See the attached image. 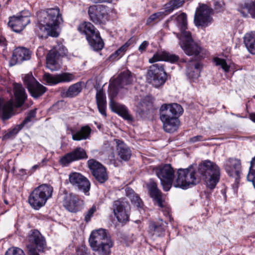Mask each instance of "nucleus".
<instances>
[{"mask_svg":"<svg viewBox=\"0 0 255 255\" xmlns=\"http://www.w3.org/2000/svg\"><path fill=\"white\" fill-rule=\"evenodd\" d=\"M176 175L173 182L174 187L186 189L197 184L203 179L205 180L207 187L212 189L219 182L220 172L216 163L206 160L197 168L191 165L187 168L178 169Z\"/></svg>","mask_w":255,"mask_h":255,"instance_id":"obj_1","label":"nucleus"},{"mask_svg":"<svg viewBox=\"0 0 255 255\" xmlns=\"http://www.w3.org/2000/svg\"><path fill=\"white\" fill-rule=\"evenodd\" d=\"M176 22L178 27L181 32L180 36L176 34L179 37L180 47L185 53L189 56H194L198 59L204 57V49L196 43L192 39L191 33L186 31L187 28V16L184 13H182L176 17Z\"/></svg>","mask_w":255,"mask_h":255,"instance_id":"obj_2","label":"nucleus"},{"mask_svg":"<svg viewBox=\"0 0 255 255\" xmlns=\"http://www.w3.org/2000/svg\"><path fill=\"white\" fill-rule=\"evenodd\" d=\"M39 23L37 28L39 32L45 33L52 37H57L56 27L62 21L59 8H48L39 11L37 14Z\"/></svg>","mask_w":255,"mask_h":255,"instance_id":"obj_3","label":"nucleus"},{"mask_svg":"<svg viewBox=\"0 0 255 255\" xmlns=\"http://www.w3.org/2000/svg\"><path fill=\"white\" fill-rule=\"evenodd\" d=\"M160 111L164 130L169 133L176 131L179 125V121L176 116L182 114V107L176 103L163 104Z\"/></svg>","mask_w":255,"mask_h":255,"instance_id":"obj_4","label":"nucleus"},{"mask_svg":"<svg viewBox=\"0 0 255 255\" xmlns=\"http://www.w3.org/2000/svg\"><path fill=\"white\" fill-rule=\"evenodd\" d=\"M89 242L93 251L97 252L99 255L110 254L114 245L108 232L102 228L91 232Z\"/></svg>","mask_w":255,"mask_h":255,"instance_id":"obj_5","label":"nucleus"},{"mask_svg":"<svg viewBox=\"0 0 255 255\" xmlns=\"http://www.w3.org/2000/svg\"><path fill=\"white\" fill-rule=\"evenodd\" d=\"M53 187L48 184H42L35 188L28 197V202L32 208L38 210L43 207L52 196Z\"/></svg>","mask_w":255,"mask_h":255,"instance_id":"obj_6","label":"nucleus"},{"mask_svg":"<svg viewBox=\"0 0 255 255\" xmlns=\"http://www.w3.org/2000/svg\"><path fill=\"white\" fill-rule=\"evenodd\" d=\"M78 30L80 32L86 35L89 44L94 50H100L103 48L104 42L99 31L96 30L92 23L84 22L79 25Z\"/></svg>","mask_w":255,"mask_h":255,"instance_id":"obj_7","label":"nucleus"},{"mask_svg":"<svg viewBox=\"0 0 255 255\" xmlns=\"http://www.w3.org/2000/svg\"><path fill=\"white\" fill-rule=\"evenodd\" d=\"M91 20L96 24H104L109 20L110 17L114 16L116 10L104 5H98L91 6L88 11Z\"/></svg>","mask_w":255,"mask_h":255,"instance_id":"obj_8","label":"nucleus"},{"mask_svg":"<svg viewBox=\"0 0 255 255\" xmlns=\"http://www.w3.org/2000/svg\"><path fill=\"white\" fill-rule=\"evenodd\" d=\"M154 172L160 179L163 190L168 191L173 184L174 171L170 164H166L153 169Z\"/></svg>","mask_w":255,"mask_h":255,"instance_id":"obj_9","label":"nucleus"},{"mask_svg":"<svg viewBox=\"0 0 255 255\" xmlns=\"http://www.w3.org/2000/svg\"><path fill=\"white\" fill-rule=\"evenodd\" d=\"M147 76L149 82L156 88L162 85L167 79V74L161 64L151 65Z\"/></svg>","mask_w":255,"mask_h":255,"instance_id":"obj_10","label":"nucleus"},{"mask_svg":"<svg viewBox=\"0 0 255 255\" xmlns=\"http://www.w3.org/2000/svg\"><path fill=\"white\" fill-rule=\"evenodd\" d=\"M134 75L127 70L121 72L118 77L114 79L110 85V92L113 97L115 96L120 88L132 84L135 80Z\"/></svg>","mask_w":255,"mask_h":255,"instance_id":"obj_11","label":"nucleus"},{"mask_svg":"<svg viewBox=\"0 0 255 255\" xmlns=\"http://www.w3.org/2000/svg\"><path fill=\"white\" fill-rule=\"evenodd\" d=\"M213 10L208 6L203 4L197 9L194 15V23L197 26L205 27L211 24Z\"/></svg>","mask_w":255,"mask_h":255,"instance_id":"obj_12","label":"nucleus"},{"mask_svg":"<svg viewBox=\"0 0 255 255\" xmlns=\"http://www.w3.org/2000/svg\"><path fill=\"white\" fill-rule=\"evenodd\" d=\"M23 82L31 95L35 98L42 95L46 91V88L39 84L31 74L25 75Z\"/></svg>","mask_w":255,"mask_h":255,"instance_id":"obj_13","label":"nucleus"},{"mask_svg":"<svg viewBox=\"0 0 255 255\" xmlns=\"http://www.w3.org/2000/svg\"><path fill=\"white\" fill-rule=\"evenodd\" d=\"M224 168L228 175L235 179L236 184H239L242 173L241 160L236 158H229L224 163Z\"/></svg>","mask_w":255,"mask_h":255,"instance_id":"obj_14","label":"nucleus"},{"mask_svg":"<svg viewBox=\"0 0 255 255\" xmlns=\"http://www.w3.org/2000/svg\"><path fill=\"white\" fill-rule=\"evenodd\" d=\"M88 166L93 175L100 183H103L108 180V175L106 168L95 159H90L88 161Z\"/></svg>","mask_w":255,"mask_h":255,"instance_id":"obj_15","label":"nucleus"},{"mask_svg":"<svg viewBox=\"0 0 255 255\" xmlns=\"http://www.w3.org/2000/svg\"><path fill=\"white\" fill-rule=\"evenodd\" d=\"M69 180L71 184L86 194L90 188L89 181L82 174L74 172L69 175Z\"/></svg>","mask_w":255,"mask_h":255,"instance_id":"obj_16","label":"nucleus"},{"mask_svg":"<svg viewBox=\"0 0 255 255\" xmlns=\"http://www.w3.org/2000/svg\"><path fill=\"white\" fill-rule=\"evenodd\" d=\"M75 79V76L71 73H63L60 74L52 75L49 73H45L43 76V80L49 85H55L59 83L70 82Z\"/></svg>","mask_w":255,"mask_h":255,"instance_id":"obj_17","label":"nucleus"},{"mask_svg":"<svg viewBox=\"0 0 255 255\" xmlns=\"http://www.w3.org/2000/svg\"><path fill=\"white\" fill-rule=\"evenodd\" d=\"M83 205V201L73 194H66L63 200V206L69 212H77Z\"/></svg>","mask_w":255,"mask_h":255,"instance_id":"obj_18","label":"nucleus"},{"mask_svg":"<svg viewBox=\"0 0 255 255\" xmlns=\"http://www.w3.org/2000/svg\"><path fill=\"white\" fill-rule=\"evenodd\" d=\"M87 158L88 156L85 150L81 147H77L73 151L67 153L62 157L60 162L63 165L67 166L74 161Z\"/></svg>","mask_w":255,"mask_h":255,"instance_id":"obj_19","label":"nucleus"},{"mask_svg":"<svg viewBox=\"0 0 255 255\" xmlns=\"http://www.w3.org/2000/svg\"><path fill=\"white\" fill-rule=\"evenodd\" d=\"M27 240L28 244L27 245H31L39 252L43 251L46 246L44 238L37 230L31 231L27 237Z\"/></svg>","mask_w":255,"mask_h":255,"instance_id":"obj_20","label":"nucleus"},{"mask_svg":"<svg viewBox=\"0 0 255 255\" xmlns=\"http://www.w3.org/2000/svg\"><path fill=\"white\" fill-rule=\"evenodd\" d=\"M30 22L28 16H13L9 17L8 25L16 32L21 31Z\"/></svg>","mask_w":255,"mask_h":255,"instance_id":"obj_21","label":"nucleus"},{"mask_svg":"<svg viewBox=\"0 0 255 255\" xmlns=\"http://www.w3.org/2000/svg\"><path fill=\"white\" fill-rule=\"evenodd\" d=\"M179 59L178 55L171 54L165 51H158L149 59V63H152L156 61H164L171 63L177 62Z\"/></svg>","mask_w":255,"mask_h":255,"instance_id":"obj_22","label":"nucleus"},{"mask_svg":"<svg viewBox=\"0 0 255 255\" xmlns=\"http://www.w3.org/2000/svg\"><path fill=\"white\" fill-rule=\"evenodd\" d=\"M30 58V52L27 49L18 47L16 48L13 52L10 64L12 65H14L16 64L21 63L23 61L29 60Z\"/></svg>","mask_w":255,"mask_h":255,"instance_id":"obj_23","label":"nucleus"},{"mask_svg":"<svg viewBox=\"0 0 255 255\" xmlns=\"http://www.w3.org/2000/svg\"><path fill=\"white\" fill-rule=\"evenodd\" d=\"M114 140L117 144L116 151L120 159L125 161H128L131 155L129 147L122 140L118 139Z\"/></svg>","mask_w":255,"mask_h":255,"instance_id":"obj_24","label":"nucleus"},{"mask_svg":"<svg viewBox=\"0 0 255 255\" xmlns=\"http://www.w3.org/2000/svg\"><path fill=\"white\" fill-rule=\"evenodd\" d=\"M150 196L154 199L155 203L160 207L163 208L164 201L162 199L161 191L157 188V184L150 181L147 185Z\"/></svg>","mask_w":255,"mask_h":255,"instance_id":"obj_25","label":"nucleus"},{"mask_svg":"<svg viewBox=\"0 0 255 255\" xmlns=\"http://www.w3.org/2000/svg\"><path fill=\"white\" fill-rule=\"evenodd\" d=\"M114 212L120 222L128 221V216L125 209V202L120 200L115 201L114 203Z\"/></svg>","mask_w":255,"mask_h":255,"instance_id":"obj_26","label":"nucleus"},{"mask_svg":"<svg viewBox=\"0 0 255 255\" xmlns=\"http://www.w3.org/2000/svg\"><path fill=\"white\" fill-rule=\"evenodd\" d=\"M201 69L202 66L199 62L190 61L187 65L186 75L194 81L200 76Z\"/></svg>","mask_w":255,"mask_h":255,"instance_id":"obj_27","label":"nucleus"},{"mask_svg":"<svg viewBox=\"0 0 255 255\" xmlns=\"http://www.w3.org/2000/svg\"><path fill=\"white\" fill-rule=\"evenodd\" d=\"M60 54L54 49L49 51L46 57L47 67L51 71H56L60 69V65L57 59Z\"/></svg>","mask_w":255,"mask_h":255,"instance_id":"obj_28","label":"nucleus"},{"mask_svg":"<svg viewBox=\"0 0 255 255\" xmlns=\"http://www.w3.org/2000/svg\"><path fill=\"white\" fill-rule=\"evenodd\" d=\"M14 94L15 97V106L21 107L27 98L25 90L21 84L14 83L13 84Z\"/></svg>","mask_w":255,"mask_h":255,"instance_id":"obj_29","label":"nucleus"},{"mask_svg":"<svg viewBox=\"0 0 255 255\" xmlns=\"http://www.w3.org/2000/svg\"><path fill=\"white\" fill-rule=\"evenodd\" d=\"M13 102L12 100L4 102L0 98V116L4 121L9 119L12 112Z\"/></svg>","mask_w":255,"mask_h":255,"instance_id":"obj_30","label":"nucleus"},{"mask_svg":"<svg viewBox=\"0 0 255 255\" xmlns=\"http://www.w3.org/2000/svg\"><path fill=\"white\" fill-rule=\"evenodd\" d=\"M91 131V129L88 126L82 127L76 131L72 129L71 132L72 139L75 141L85 140L89 138Z\"/></svg>","mask_w":255,"mask_h":255,"instance_id":"obj_31","label":"nucleus"},{"mask_svg":"<svg viewBox=\"0 0 255 255\" xmlns=\"http://www.w3.org/2000/svg\"><path fill=\"white\" fill-rule=\"evenodd\" d=\"M96 99L99 112L104 117H106V97L103 90H99L97 91L96 95Z\"/></svg>","mask_w":255,"mask_h":255,"instance_id":"obj_32","label":"nucleus"},{"mask_svg":"<svg viewBox=\"0 0 255 255\" xmlns=\"http://www.w3.org/2000/svg\"><path fill=\"white\" fill-rule=\"evenodd\" d=\"M110 106L113 111L122 116L124 119L127 120H131V118L125 106L120 105L112 100L110 101Z\"/></svg>","mask_w":255,"mask_h":255,"instance_id":"obj_33","label":"nucleus"},{"mask_svg":"<svg viewBox=\"0 0 255 255\" xmlns=\"http://www.w3.org/2000/svg\"><path fill=\"white\" fill-rule=\"evenodd\" d=\"M244 39L248 51L252 54H255V32L246 33Z\"/></svg>","mask_w":255,"mask_h":255,"instance_id":"obj_34","label":"nucleus"},{"mask_svg":"<svg viewBox=\"0 0 255 255\" xmlns=\"http://www.w3.org/2000/svg\"><path fill=\"white\" fill-rule=\"evenodd\" d=\"M82 87L81 83H77L70 86L66 90L62 92V96L63 97L73 98L77 96L81 91Z\"/></svg>","mask_w":255,"mask_h":255,"instance_id":"obj_35","label":"nucleus"},{"mask_svg":"<svg viewBox=\"0 0 255 255\" xmlns=\"http://www.w3.org/2000/svg\"><path fill=\"white\" fill-rule=\"evenodd\" d=\"M127 195L130 200L131 203L138 208H141L143 203L140 197L131 189H128Z\"/></svg>","mask_w":255,"mask_h":255,"instance_id":"obj_36","label":"nucleus"},{"mask_svg":"<svg viewBox=\"0 0 255 255\" xmlns=\"http://www.w3.org/2000/svg\"><path fill=\"white\" fill-rule=\"evenodd\" d=\"M184 3L183 0H171L164 5V9L166 12L170 13L174 9L182 6Z\"/></svg>","mask_w":255,"mask_h":255,"instance_id":"obj_37","label":"nucleus"},{"mask_svg":"<svg viewBox=\"0 0 255 255\" xmlns=\"http://www.w3.org/2000/svg\"><path fill=\"white\" fill-rule=\"evenodd\" d=\"M130 44V43L129 41L127 42L120 48H119L116 51L113 53L110 56V59H111L112 60H115L121 57L125 54V52L128 50Z\"/></svg>","mask_w":255,"mask_h":255,"instance_id":"obj_38","label":"nucleus"},{"mask_svg":"<svg viewBox=\"0 0 255 255\" xmlns=\"http://www.w3.org/2000/svg\"><path fill=\"white\" fill-rule=\"evenodd\" d=\"M249 172L247 176V180L252 182L255 188V157L251 161Z\"/></svg>","mask_w":255,"mask_h":255,"instance_id":"obj_39","label":"nucleus"},{"mask_svg":"<svg viewBox=\"0 0 255 255\" xmlns=\"http://www.w3.org/2000/svg\"><path fill=\"white\" fill-rule=\"evenodd\" d=\"M150 230L152 232L153 235L157 236H160L164 231V229L161 225H156L154 223H151L149 226Z\"/></svg>","mask_w":255,"mask_h":255,"instance_id":"obj_40","label":"nucleus"},{"mask_svg":"<svg viewBox=\"0 0 255 255\" xmlns=\"http://www.w3.org/2000/svg\"><path fill=\"white\" fill-rule=\"evenodd\" d=\"M243 10L247 11L253 18H255V0L252 2L246 3Z\"/></svg>","mask_w":255,"mask_h":255,"instance_id":"obj_41","label":"nucleus"},{"mask_svg":"<svg viewBox=\"0 0 255 255\" xmlns=\"http://www.w3.org/2000/svg\"><path fill=\"white\" fill-rule=\"evenodd\" d=\"M22 128V125H19L17 126L12 129L9 130L6 133H5L3 136V139H7L9 138H11L14 137V136L18 133V132Z\"/></svg>","mask_w":255,"mask_h":255,"instance_id":"obj_42","label":"nucleus"},{"mask_svg":"<svg viewBox=\"0 0 255 255\" xmlns=\"http://www.w3.org/2000/svg\"><path fill=\"white\" fill-rule=\"evenodd\" d=\"M5 255H25L23 251L17 247H12L9 248L6 253Z\"/></svg>","mask_w":255,"mask_h":255,"instance_id":"obj_43","label":"nucleus"},{"mask_svg":"<svg viewBox=\"0 0 255 255\" xmlns=\"http://www.w3.org/2000/svg\"><path fill=\"white\" fill-rule=\"evenodd\" d=\"M165 14L164 12H158L151 15L147 19L146 23L149 24L156 20H160L163 18Z\"/></svg>","mask_w":255,"mask_h":255,"instance_id":"obj_44","label":"nucleus"},{"mask_svg":"<svg viewBox=\"0 0 255 255\" xmlns=\"http://www.w3.org/2000/svg\"><path fill=\"white\" fill-rule=\"evenodd\" d=\"M214 62L216 65L221 66L225 72H228L229 70L230 67L227 64L225 60L216 57L214 58Z\"/></svg>","mask_w":255,"mask_h":255,"instance_id":"obj_45","label":"nucleus"},{"mask_svg":"<svg viewBox=\"0 0 255 255\" xmlns=\"http://www.w3.org/2000/svg\"><path fill=\"white\" fill-rule=\"evenodd\" d=\"M97 210V208L95 205H93L92 207L86 212L85 215V221L88 223L90 220L91 218L94 216V214Z\"/></svg>","mask_w":255,"mask_h":255,"instance_id":"obj_46","label":"nucleus"},{"mask_svg":"<svg viewBox=\"0 0 255 255\" xmlns=\"http://www.w3.org/2000/svg\"><path fill=\"white\" fill-rule=\"evenodd\" d=\"M36 115V112L35 110L31 111L29 114H28L26 118L25 119V120L23 121L21 125H22V127H23L24 125L26 124L28 122L31 121V119L35 117Z\"/></svg>","mask_w":255,"mask_h":255,"instance_id":"obj_47","label":"nucleus"},{"mask_svg":"<svg viewBox=\"0 0 255 255\" xmlns=\"http://www.w3.org/2000/svg\"><path fill=\"white\" fill-rule=\"evenodd\" d=\"M139 106L142 107L141 108V112H144L147 110H148L149 107L151 106V103L150 102H148V104H145V103L144 102V101L140 102Z\"/></svg>","mask_w":255,"mask_h":255,"instance_id":"obj_48","label":"nucleus"},{"mask_svg":"<svg viewBox=\"0 0 255 255\" xmlns=\"http://www.w3.org/2000/svg\"><path fill=\"white\" fill-rule=\"evenodd\" d=\"M215 9L218 12H221L224 10V3L216 1L215 3Z\"/></svg>","mask_w":255,"mask_h":255,"instance_id":"obj_49","label":"nucleus"},{"mask_svg":"<svg viewBox=\"0 0 255 255\" xmlns=\"http://www.w3.org/2000/svg\"><path fill=\"white\" fill-rule=\"evenodd\" d=\"M26 247L29 255H39V254L36 252L35 249L32 248L31 245H27Z\"/></svg>","mask_w":255,"mask_h":255,"instance_id":"obj_50","label":"nucleus"},{"mask_svg":"<svg viewBox=\"0 0 255 255\" xmlns=\"http://www.w3.org/2000/svg\"><path fill=\"white\" fill-rule=\"evenodd\" d=\"M148 45V42L146 41H144L139 46L138 50L140 52L144 51Z\"/></svg>","mask_w":255,"mask_h":255,"instance_id":"obj_51","label":"nucleus"},{"mask_svg":"<svg viewBox=\"0 0 255 255\" xmlns=\"http://www.w3.org/2000/svg\"><path fill=\"white\" fill-rule=\"evenodd\" d=\"M203 140V136L201 135H197L190 138V141L192 142H195L198 141Z\"/></svg>","mask_w":255,"mask_h":255,"instance_id":"obj_52","label":"nucleus"},{"mask_svg":"<svg viewBox=\"0 0 255 255\" xmlns=\"http://www.w3.org/2000/svg\"><path fill=\"white\" fill-rule=\"evenodd\" d=\"M77 255H87L84 248H81L77 249Z\"/></svg>","mask_w":255,"mask_h":255,"instance_id":"obj_53","label":"nucleus"},{"mask_svg":"<svg viewBox=\"0 0 255 255\" xmlns=\"http://www.w3.org/2000/svg\"><path fill=\"white\" fill-rule=\"evenodd\" d=\"M94 3L110 2L111 0H92Z\"/></svg>","mask_w":255,"mask_h":255,"instance_id":"obj_54","label":"nucleus"},{"mask_svg":"<svg viewBox=\"0 0 255 255\" xmlns=\"http://www.w3.org/2000/svg\"><path fill=\"white\" fill-rule=\"evenodd\" d=\"M39 164H36V165H34L31 168V170L32 171V172H34L35 171L36 169H37L38 168H39Z\"/></svg>","mask_w":255,"mask_h":255,"instance_id":"obj_55","label":"nucleus"},{"mask_svg":"<svg viewBox=\"0 0 255 255\" xmlns=\"http://www.w3.org/2000/svg\"><path fill=\"white\" fill-rule=\"evenodd\" d=\"M251 120L255 123V114H251L250 115Z\"/></svg>","mask_w":255,"mask_h":255,"instance_id":"obj_56","label":"nucleus"},{"mask_svg":"<svg viewBox=\"0 0 255 255\" xmlns=\"http://www.w3.org/2000/svg\"><path fill=\"white\" fill-rule=\"evenodd\" d=\"M5 41V38L2 36H0V44H4Z\"/></svg>","mask_w":255,"mask_h":255,"instance_id":"obj_57","label":"nucleus"},{"mask_svg":"<svg viewBox=\"0 0 255 255\" xmlns=\"http://www.w3.org/2000/svg\"><path fill=\"white\" fill-rule=\"evenodd\" d=\"M4 202L6 204H8V202L6 200H4Z\"/></svg>","mask_w":255,"mask_h":255,"instance_id":"obj_58","label":"nucleus"}]
</instances>
